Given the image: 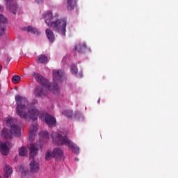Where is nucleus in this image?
I'll return each mask as SVG.
<instances>
[{
	"instance_id": "obj_1",
	"label": "nucleus",
	"mask_w": 178,
	"mask_h": 178,
	"mask_svg": "<svg viewBox=\"0 0 178 178\" xmlns=\"http://www.w3.org/2000/svg\"><path fill=\"white\" fill-rule=\"evenodd\" d=\"M15 101L17 102V116H19L24 120H28L30 118L31 120H37V118L40 119L44 118L45 123L48 124L49 127L55 126L56 120L54 116L40 112L37 108H29V100L26 97L20 95L15 96Z\"/></svg>"
},
{
	"instance_id": "obj_2",
	"label": "nucleus",
	"mask_w": 178,
	"mask_h": 178,
	"mask_svg": "<svg viewBox=\"0 0 178 178\" xmlns=\"http://www.w3.org/2000/svg\"><path fill=\"white\" fill-rule=\"evenodd\" d=\"M43 19H44V22L47 26L51 27L54 31L61 34V35H66V26L67 22L65 19H56L53 17V14L51 11H47L43 14Z\"/></svg>"
},
{
	"instance_id": "obj_3",
	"label": "nucleus",
	"mask_w": 178,
	"mask_h": 178,
	"mask_svg": "<svg viewBox=\"0 0 178 178\" xmlns=\"http://www.w3.org/2000/svg\"><path fill=\"white\" fill-rule=\"evenodd\" d=\"M51 138L54 144H57V145H66V147L70 148L73 152L79 154L80 148L74 145L66 135L62 136L58 132H52Z\"/></svg>"
},
{
	"instance_id": "obj_4",
	"label": "nucleus",
	"mask_w": 178,
	"mask_h": 178,
	"mask_svg": "<svg viewBox=\"0 0 178 178\" xmlns=\"http://www.w3.org/2000/svg\"><path fill=\"white\" fill-rule=\"evenodd\" d=\"M38 149H40V145L38 144H31L29 147L30 151V169L32 173H37V172H40V163L35 161L34 157L38 154Z\"/></svg>"
},
{
	"instance_id": "obj_5",
	"label": "nucleus",
	"mask_w": 178,
	"mask_h": 178,
	"mask_svg": "<svg viewBox=\"0 0 178 178\" xmlns=\"http://www.w3.org/2000/svg\"><path fill=\"white\" fill-rule=\"evenodd\" d=\"M34 77L36 81H38V83H40V84L43 87H46L47 90H49V91H52V92L54 93L56 95H59V93L60 92V88H59V86H58V84H51L49 83V81L44 78L42 75L35 73Z\"/></svg>"
},
{
	"instance_id": "obj_6",
	"label": "nucleus",
	"mask_w": 178,
	"mask_h": 178,
	"mask_svg": "<svg viewBox=\"0 0 178 178\" xmlns=\"http://www.w3.org/2000/svg\"><path fill=\"white\" fill-rule=\"evenodd\" d=\"M12 118H7L6 123L8 126H10V133L15 137H22V130L20 129V127L16 124H11Z\"/></svg>"
},
{
	"instance_id": "obj_7",
	"label": "nucleus",
	"mask_w": 178,
	"mask_h": 178,
	"mask_svg": "<svg viewBox=\"0 0 178 178\" xmlns=\"http://www.w3.org/2000/svg\"><path fill=\"white\" fill-rule=\"evenodd\" d=\"M13 145L10 142L3 143L0 141V152L2 155H8L9 154V149L12 148Z\"/></svg>"
},
{
	"instance_id": "obj_8",
	"label": "nucleus",
	"mask_w": 178,
	"mask_h": 178,
	"mask_svg": "<svg viewBox=\"0 0 178 178\" xmlns=\"http://www.w3.org/2000/svg\"><path fill=\"white\" fill-rule=\"evenodd\" d=\"M48 88L45 86H38L35 89V95L36 97H45L48 94Z\"/></svg>"
},
{
	"instance_id": "obj_9",
	"label": "nucleus",
	"mask_w": 178,
	"mask_h": 178,
	"mask_svg": "<svg viewBox=\"0 0 178 178\" xmlns=\"http://www.w3.org/2000/svg\"><path fill=\"white\" fill-rule=\"evenodd\" d=\"M6 6L7 9L12 11L13 15H16V10H17V5L15 3V0H6Z\"/></svg>"
},
{
	"instance_id": "obj_10",
	"label": "nucleus",
	"mask_w": 178,
	"mask_h": 178,
	"mask_svg": "<svg viewBox=\"0 0 178 178\" xmlns=\"http://www.w3.org/2000/svg\"><path fill=\"white\" fill-rule=\"evenodd\" d=\"M54 81H63L65 79V73L62 70L53 71Z\"/></svg>"
},
{
	"instance_id": "obj_11",
	"label": "nucleus",
	"mask_w": 178,
	"mask_h": 178,
	"mask_svg": "<svg viewBox=\"0 0 178 178\" xmlns=\"http://www.w3.org/2000/svg\"><path fill=\"white\" fill-rule=\"evenodd\" d=\"M6 23H8V19L3 15L0 14V35L5 34V24Z\"/></svg>"
},
{
	"instance_id": "obj_12",
	"label": "nucleus",
	"mask_w": 178,
	"mask_h": 178,
	"mask_svg": "<svg viewBox=\"0 0 178 178\" xmlns=\"http://www.w3.org/2000/svg\"><path fill=\"white\" fill-rule=\"evenodd\" d=\"M3 171H4L3 178H9V177H10L13 173V169L12 168V167H10V165L8 164H6L4 166Z\"/></svg>"
},
{
	"instance_id": "obj_13",
	"label": "nucleus",
	"mask_w": 178,
	"mask_h": 178,
	"mask_svg": "<svg viewBox=\"0 0 178 178\" xmlns=\"http://www.w3.org/2000/svg\"><path fill=\"white\" fill-rule=\"evenodd\" d=\"M53 154L56 159H62V158H63V150H62V149L60 147L54 149Z\"/></svg>"
},
{
	"instance_id": "obj_14",
	"label": "nucleus",
	"mask_w": 178,
	"mask_h": 178,
	"mask_svg": "<svg viewBox=\"0 0 178 178\" xmlns=\"http://www.w3.org/2000/svg\"><path fill=\"white\" fill-rule=\"evenodd\" d=\"M74 50L79 52V54H84V52H86L87 50V44L82 43L75 45Z\"/></svg>"
},
{
	"instance_id": "obj_15",
	"label": "nucleus",
	"mask_w": 178,
	"mask_h": 178,
	"mask_svg": "<svg viewBox=\"0 0 178 178\" xmlns=\"http://www.w3.org/2000/svg\"><path fill=\"white\" fill-rule=\"evenodd\" d=\"M38 130V125L36 123H33L30 126L29 138L33 139V137L35 136V131Z\"/></svg>"
},
{
	"instance_id": "obj_16",
	"label": "nucleus",
	"mask_w": 178,
	"mask_h": 178,
	"mask_svg": "<svg viewBox=\"0 0 178 178\" xmlns=\"http://www.w3.org/2000/svg\"><path fill=\"white\" fill-rule=\"evenodd\" d=\"M1 136L3 137V138H5V140H12V133L10 132L6 128H4L1 131Z\"/></svg>"
},
{
	"instance_id": "obj_17",
	"label": "nucleus",
	"mask_w": 178,
	"mask_h": 178,
	"mask_svg": "<svg viewBox=\"0 0 178 178\" xmlns=\"http://www.w3.org/2000/svg\"><path fill=\"white\" fill-rule=\"evenodd\" d=\"M77 6V0H67V9L73 10Z\"/></svg>"
},
{
	"instance_id": "obj_18",
	"label": "nucleus",
	"mask_w": 178,
	"mask_h": 178,
	"mask_svg": "<svg viewBox=\"0 0 178 178\" xmlns=\"http://www.w3.org/2000/svg\"><path fill=\"white\" fill-rule=\"evenodd\" d=\"M45 33L49 41L50 42H54V41H55V35L54 34V31L50 29H47Z\"/></svg>"
},
{
	"instance_id": "obj_19",
	"label": "nucleus",
	"mask_w": 178,
	"mask_h": 178,
	"mask_svg": "<svg viewBox=\"0 0 178 178\" xmlns=\"http://www.w3.org/2000/svg\"><path fill=\"white\" fill-rule=\"evenodd\" d=\"M23 30H24V31H27V33H31L32 34H36L37 35H40V34L38 29L33 26L24 27Z\"/></svg>"
},
{
	"instance_id": "obj_20",
	"label": "nucleus",
	"mask_w": 178,
	"mask_h": 178,
	"mask_svg": "<svg viewBox=\"0 0 178 178\" xmlns=\"http://www.w3.org/2000/svg\"><path fill=\"white\" fill-rule=\"evenodd\" d=\"M38 63H48V57L44 54L38 56Z\"/></svg>"
},
{
	"instance_id": "obj_21",
	"label": "nucleus",
	"mask_w": 178,
	"mask_h": 178,
	"mask_svg": "<svg viewBox=\"0 0 178 178\" xmlns=\"http://www.w3.org/2000/svg\"><path fill=\"white\" fill-rule=\"evenodd\" d=\"M52 158H55L54 152H51V150H47L45 154L46 161H51Z\"/></svg>"
},
{
	"instance_id": "obj_22",
	"label": "nucleus",
	"mask_w": 178,
	"mask_h": 178,
	"mask_svg": "<svg viewBox=\"0 0 178 178\" xmlns=\"http://www.w3.org/2000/svg\"><path fill=\"white\" fill-rule=\"evenodd\" d=\"M27 154V149L24 147H22L21 148L19 149V155L20 156H26Z\"/></svg>"
},
{
	"instance_id": "obj_23",
	"label": "nucleus",
	"mask_w": 178,
	"mask_h": 178,
	"mask_svg": "<svg viewBox=\"0 0 178 178\" xmlns=\"http://www.w3.org/2000/svg\"><path fill=\"white\" fill-rule=\"evenodd\" d=\"M62 113L64 116H67V118H73V112L72 111L65 110Z\"/></svg>"
},
{
	"instance_id": "obj_24",
	"label": "nucleus",
	"mask_w": 178,
	"mask_h": 178,
	"mask_svg": "<svg viewBox=\"0 0 178 178\" xmlns=\"http://www.w3.org/2000/svg\"><path fill=\"white\" fill-rule=\"evenodd\" d=\"M20 80H22V78H20V76L19 75H15L12 79V81L14 84H18Z\"/></svg>"
},
{
	"instance_id": "obj_25",
	"label": "nucleus",
	"mask_w": 178,
	"mask_h": 178,
	"mask_svg": "<svg viewBox=\"0 0 178 178\" xmlns=\"http://www.w3.org/2000/svg\"><path fill=\"white\" fill-rule=\"evenodd\" d=\"M70 69L72 74H77V66L76 65H72Z\"/></svg>"
},
{
	"instance_id": "obj_26",
	"label": "nucleus",
	"mask_w": 178,
	"mask_h": 178,
	"mask_svg": "<svg viewBox=\"0 0 178 178\" xmlns=\"http://www.w3.org/2000/svg\"><path fill=\"white\" fill-rule=\"evenodd\" d=\"M35 2H37V3H42V2H44V0H35Z\"/></svg>"
},
{
	"instance_id": "obj_27",
	"label": "nucleus",
	"mask_w": 178,
	"mask_h": 178,
	"mask_svg": "<svg viewBox=\"0 0 178 178\" xmlns=\"http://www.w3.org/2000/svg\"><path fill=\"white\" fill-rule=\"evenodd\" d=\"M3 10V7L0 6V11Z\"/></svg>"
},
{
	"instance_id": "obj_28",
	"label": "nucleus",
	"mask_w": 178,
	"mask_h": 178,
	"mask_svg": "<svg viewBox=\"0 0 178 178\" xmlns=\"http://www.w3.org/2000/svg\"><path fill=\"white\" fill-rule=\"evenodd\" d=\"M34 104H37V100H33Z\"/></svg>"
},
{
	"instance_id": "obj_29",
	"label": "nucleus",
	"mask_w": 178,
	"mask_h": 178,
	"mask_svg": "<svg viewBox=\"0 0 178 178\" xmlns=\"http://www.w3.org/2000/svg\"><path fill=\"white\" fill-rule=\"evenodd\" d=\"M45 134H47L48 136V134H48V132H45Z\"/></svg>"
},
{
	"instance_id": "obj_30",
	"label": "nucleus",
	"mask_w": 178,
	"mask_h": 178,
	"mask_svg": "<svg viewBox=\"0 0 178 178\" xmlns=\"http://www.w3.org/2000/svg\"><path fill=\"white\" fill-rule=\"evenodd\" d=\"M75 160L79 161L78 159H75Z\"/></svg>"
},
{
	"instance_id": "obj_31",
	"label": "nucleus",
	"mask_w": 178,
	"mask_h": 178,
	"mask_svg": "<svg viewBox=\"0 0 178 178\" xmlns=\"http://www.w3.org/2000/svg\"><path fill=\"white\" fill-rule=\"evenodd\" d=\"M75 160L79 161L78 159H75Z\"/></svg>"
},
{
	"instance_id": "obj_32",
	"label": "nucleus",
	"mask_w": 178,
	"mask_h": 178,
	"mask_svg": "<svg viewBox=\"0 0 178 178\" xmlns=\"http://www.w3.org/2000/svg\"><path fill=\"white\" fill-rule=\"evenodd\" d=\"M0 178H1V177H0Z\"/></svg>"
}]
</instances>
